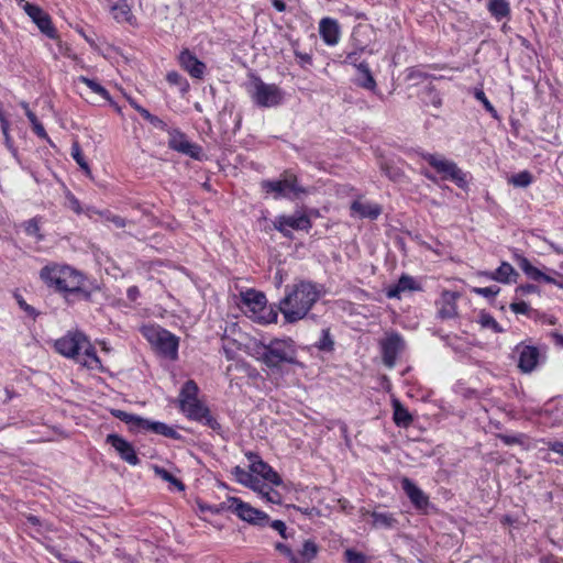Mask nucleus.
Wrapping results in <instances>:
<instances>
[{"instance_id": "41", "label": "nucleus", "mask_w": 563, "mask_h": 563, "mask_svg": "<svg viewBox=\"0 0 563 563\" xmlns=\"http://www.w3.org/2000/svg\"><path fill=\"white\" fill-rule=\"evenodd\" d=\"M232 474L235 478V481L242 485H244L245 487H250V485L253 483V479H254V473L251 472H247L245 471L244 468H242L241 466H235L233 470H232Z\"/></svg>"}, {"instance_id": "39", "label": "nucleus", "mask_w": 563, "mask_h": 563, "mask_svg": "<svg viewBox=\"0 0 563 563\" xmlns=\"http://www.w3.org/2000/svg\"><path fill=\"white\" fill-rule=\"evenodd\" d=\"M78 80L80 82L85 84L92 92L101 96L108 102H112L109 91L103 86H101L98 81H96L95 79H90L88 77L80 76L78 78Z\"/></svg>"}, {"instance_id": "56", "label": "nucleus", "mask_w": 563, "mask_h": 563, "mask_svg": "<svg viewBox=\"0 0 563 563\" xmlns=\"http://www.w3.org/2000/svg\"><path fill=\"white\" fill-rule=\"evenodd\" d=\"M268 487V484L263 483L258 477L255 476L249 488L253 489L263 497Z\"/></svg>"}, {"instance_id": "38", "label": "nucleus", "mask_w": 563, "mask_h": 563, "mask_svg": "<svg viewBox=\"0 0 563 563\" xmlns=\"http://www.w3.org/2000/svg\"><path fill=\"white\" fill-rule=\"evenodd\" d=\"M166 80L170 86L177 87L183 95H185L189 90L190 86L188 80L178 71H168L166 75Z\"/></svg>"}, {"instance_id": "28", "label": "nucleus", "mask_w": 563, "mask_h": 563, "mask_svg": "<svg viewBox=\"0 0 563 563\" xmlns=\"http://www.w3.org/2000/svg\"><path fill=\"white\" fill-rule=\"evenodd\" d=\"M487 10L496 21L509 19L511 14L509 0H488Z\"/></svg>"}, {"instance_id": "42", "label": "nucleus", "mask_w": 563, "mask_h": 563, "mask_svg": "<svg viewBox=\"0 0 563 563\" xmlns=\"http://www.w3.org/2000/svg\"><path fill=\"white\" fill-rule=\"evenodd\" d=\"M532 175L528 170L520 172L516 175H512L509 179V183L515 187L526 188L532 183Z\"/></svg>"}, {"instance_id": "21", "label": "nucleus", "mask_w": 563, "mask_h": 563, "mask_svg": "<svg viewBox=\"0 0 563 563\" xmlns=\"http://www.w3.org/2000/svg\"><path fill=\"white\" fill-rule=\"evenodd\" d=\"M421 290L420 285L409 275H401L397 284L390 286L386 290L388 298H400V295L405 291H417Z\"/></svg>"}, {"instance_id": "36", "label": "nucleus", "mask_w": 563, "mask_h": 563, "mask_svg": "<svg viewBox=\"0 0 563 563\" xmlns=\"http://www.w3.org/2000/svg\"><path fill=\"white\" fill-rule=\"evenodd\" d=\"M243 302L252 307V309L256 311L257 309H262L265 307L266 297L263 292L249 290L243 295Z\"/></svg>"}, {"instance_id": "40", "label": "nucleus", "mask_w": 563, "mask_h": 563, "mask_svg": "<svg viewBox=\"0 0 563 563\" xmlns=\"http://www.w3.org/2000/svg\"><path fill=\"white\" fill-rule=\"evenodd\" d=\"M478 322L483 328H489L495 333L504 332V329L499 325V323L495 320V318L488 312L482 311L479 313Z\"/></svg>"}, {"instance_id": "60", "label": "nucleus", "mask_w": 563, "mask_h": 563, "mask_svg": "<svg viewBox=\"0 0 563 563\" xmlns=\"http://www.w3.org/2000/svg\"><path fill=\"white\" fill-rule=\"evenodd\" d=\"M271 527L278 531V533L284 538V539H288V534H287V527L285 525L284 521L282 520H274L271 522Z\"/></svg>"}, {"instance_id": "20", "label": "nucleus", "mask_w": 563, "mask_h": 563, "mask_svg": "<svg viewBox=\"0 0 563 563\" xmlns=\"http://www.w3.org/2000/svg\"><path fill=\"white\" fill-rule=\"evenodd\" d=\"M401 488L417 509L422 510L428 507V496L411 479L404 477L401 479Z\"/></svg>"}, {"instance_id": "48", "label": "nucleus", "mask_w": 563, "mask_h": 563, "mask_svg": "<svg viewBox=\"0 0 563 563\" xmlns=\"http://www.w3.org/2000/svg\"><path fill=\"white\" fill-rule=\"evenodd\" d=\"M380 169L393 181H397L402 177V172L397 167L390 166L388 163H382Z\"/></svg>"}, {"instance_id": "9", "label": "nucleus", "mask_w": 563, "mask_h": 563, "mask_svg": "<svg viewBox=\"0 0 563 563\" xmlns=\"http://www.w3.org/2000/svg\"><path fill=\"white\" fill-rule=\"evenodd\" d=\"M274 228L279 231L284 236H291V231H309L312 227L310 218L301 211H296L291 216H278L275 218Z\"/></svg>"}, {"instance_id": "15", "label": "nucleus", "mask_w": 563, "mask_h": 563, "mask_svg": "<svg viewBox=\"0 0 563 563\" xmlns=\"http://www.w3.org/2000/svg\"><path fill=\"white\" fill-rule=\"evenodd\" d=\"M169 140L168 146L169 148L186 154L192 158H199L201 153V147L197 144H192L186 135L179 130L175 129L168 132Z\"/></svg>"}, {"instance_id": "53", "label": "nucleus", "mask_w": 563, "mask_h": 563, "mask_svg": "<svg viewBox=\"0 0 563 563\" xmlns=\"http://www.w3.org/2000/svg\"><path fill=\"white\" fill-rule=\"evenodd\" d=\"M473 291L485 298H493L499 294L500 288L498 286L476 287L473 289Z\"/></svg>"}, {"instance_id": "1", "label": "nucleus", "mask_w": 563, "mask_h": 563, "mask_svg": "<svg viewBox=\"0 0 563 563\" xmlns=\"http://www.w3.org/2000/svg\"><path fill=\"white\" fill-rule=\"evenodd\" d=\"M321 297V287L311 282L300 280L285 287L278 309L288 323H295L306 318L313 305Z\"/></svg>"}, {"instance_id": "4", "label": "nucleus", "mask_w": 563, "mask_h": 563, "mask_svg": "<svg viewBox=\"0 0 563 563\" xmlns=\"http://www.w3.org/2000/svg\"><path fill=\"white\" fill-rule=\"evenodd\" d=\"M143 335L164 357L175 361L178 358L179 339L168 330L161 327L148 325L142 328Z\"/></svg>"}, {"instance_id": "37", "label": "nucleus", "mask_w": 563, "mask_h": 563, "mask_svg": "<svg viewBox=\"0 0 563 563\" xmlns=\"http://www.w3.org/2000/svg\"><path fill=\"white\" fill-rule=\"evenodd\" d=\"M318 553V544L312 540H306L299 550V559L302 563H310L317 558Z\"/></svg>"}, {"instance_id": "2", "label": "nucleus", "mask_w": 563, "mask_h": 563, "mask_svg": "<svg viewBox=\"0 0 563 563\" xmlns=\"http://www.w3.org/2000/svg\"><path fill=\"white\" fill-rule=\"evenodd\" d=\"M40 277L58 292L81 294L85 299L90 298V292L82 289L85 276L69 265L48 263L40 271Z\"/></svg>"}, {"instance_id": "61", "label": "nucleus", "mask_w": 563, "mask_h": 563, "mask_svg": "<svg viewBox=\"0 0 563 563\" xmlns=\"http://www.w3.org/2000/svg\"><path fill=\"white\" fill-rule=\"evenodd\" d=\"M358 52L351 51L346 54L345 59L343 60L346 65H353L355 68H357L358 59H360Z\"/></svg>"}, {"instance_id": "45", "label": "nucleus", "mask_w": 563, "mask_h": 563, "mask_svg": "<svg viewBox=\"0 0 563 563\" xmlns=\"http://www.w3.org/2000/svg\"><path fill=\"white\" fill-rule=\"evenodd\" d=\"M316 346L320 351L331 352L334 349V341L331 338L330 331L328 329L322 330V335Z\"/></svg>"}, {"instance_id": "33", "label": "nucleus", "mask_w": 563, "mask_h": 563, "mask_svg": "<svg viewBox=\"0 0 563 563\" xmlns=\"http://www.w3.org/2000/svg\"><path fill=\"white\" fill-rule=\"evenodd\" d=\"M516 263L519 266V268L527 275L528 278L534 282H541V278L543 277V272L533 266L527 257L522 255H517Z\"/></svg>"}, {"instance_id": "52", "label": "nucleus", "mask_w": 563, "mask_h": 563, "mask_svg": "<svg viewBox=\"0 0 563 563\" xmlns=\"http://www.w3.org/2000/svg\"><path fill=\"white\" fill-rule=\"evenodd\" d=\"M346 563H366V556L357 551L347 549L344 552Z\"/></svg>"}, {"instance_id": "18", "label": "nucleus", "mask_w": 563, "mask_h": 563, "mask_svg": "<svg viewBox=\"0 0 563 563\" xmlns=\"http://www.w3.org/2000/svg\"><path fill=\"white\" fill-rule=\"evenodd\" d=\"M319 34L327 45H336L341 37V27L339 22L332 18L321 19L319 22Z\"/></svg>"}, {"instance_id": "35", "label": "nucleus", "mask_w": 563, "mask_h": 563, "mask_svg": "<svg viewBox=\"0 0 563 563\" xmlns=\"http://www.w3.org/2000/svg\"><path fill=\"white\" fill-rule=\"evenodd\" d=\"M86 213L89 218H92V214H98L106 221L112 222L117 228H124L126 224L124 218L113 214L109 210H97L95 208H87Z\"/></svg>"}, {"instance_id": "31", "label": "nucleus", "mask_w": 563, "mask_h": 563, "mask_svg": "<svg viewBox=\"0 0 563 563\" xmlns=\"http://www.w3.org/2000/svg\"><path fill=\"white\" fill-rule=\"evenodd\" d=\"M393 419L396 426L401 428H408L412 423L413 418L411 413L408 411L407 408L402 406V404L399 400L395 399L393 401Z\"/></svg>"}, {"instance_id": "10", "label": "nucleus", "mask_w": 563, "mask_h": 563, "mask_svg": "<svg viewBox=\"0 0 563 563\" xmlns=\"http://www.w3.org/2000/svg\"><path fill=\"white\" fill-rule=\"evenodd\" d=\"M179 409L189 420L200 422L217 433H221V424L211 415L210 409L200 400L191 402L187 406L183 405V407Z\"/></svg>"}, {"instance_id": "8", "label": "nucleus", "mask_w": 563, "mask_h": 563, "mask_svg": "<svg viewBox=\"0 0 563 563\" xmlns=\"http://www.w3.org/2000/svg\"><path fill=\"white\" fill-rule=\"evenodd\" d=\"M261 187L266 194H274L276 199L289 197L290 194L295 197H299L301 194L307 192L305 188L298 185L297 177L289 173H285L283 179L263 180Z\"/></svg>"}, {"instance_id": "49", "label": "nucleus", "mask_w": 563, "mask_h": 563, "mask_svg": "<svg viewBox=\"0 0 563 563\" xmlns=\"http://www.w3.org/2000/svg\"><path fill=\"white\" fill-rule=\"evenodd\" d=\"M497 438L499 440H501L506 445H515V444H523L526 437L522 433H517V434L499 433V434H497Z\"/></svg>"}, {"instance_id": "13", "label": "nucleus", "mask_w": 563, "mask_h": 563, "mask_svg": "<svg viewBox=\"0 0 563 563\" xmlns=\"http://www.w3.org/2000/svg\"><path fill=\"white\" fill-rule=\"evenodd\" d=\"M23 10L37 25L43 34L49 38H57V30L54 27L49 14L46 13L41 7L25 2L23 4Z\"/></svg>"}, {"instance_id": "55", "label": "nucleus", "mask_w": 563, "mask_h": 563, "mask_svg": "<svg viewBox=\"0 0 563 563\" xmlns=\"http://www.w3.org/2000/svg\"><path fill=\"white\" fill-rule=\"evenodd\" d=\"M262 498H264L267 503L277 504V505L282 504L280 494L277 490L273 489L271 486L265 492V494Z\"/></svg>"}, {"instance_id": "27", "label": "nucleus", "mask_w": 563, "mask_h": 563, "mask_svg": "<svg viewBox=\"0 0 563 563\" xmlns=\"http://www.w3.org/2000/svg\"><path fill=\"white\" fill-rule=\"evenodd\" d=\"M111 11L117 22H126L132 26L136 25V18L133 15L131 7L125 0H121L112 5Z\"/></svg>"}, {"instance_id": "57", "label": "nucleus", "mask_w": 563, "mask_h": 563, "mask_svg": "<svg viewBox=\"0 0 563 563\" xmlns=\"http://www.w3.org/2000/svg\"><path fill=\"white\" fill-rule=\"evenodd\" d=\"M510 309L512 312L517 314H528L530 311V306L526 301L512 302L510 305Z\"/></svg>"}, {"instance_id": "11", "label": "nucleus", "mask_w": 563, "mask_h": 563, "mask_svg": "<svg viewBox=\"0 0 563 563\" xmlns=\"http://www.w3.org/2000/svg\"><path fill=\"white\" fill-rule=\"evenodd\" d=\"M405 349V341L397 332L387 333L386 338L380 341V351L383 364L391 369L396 365L397 356Z\"/></svg>"}, {"instance_id": "24", "label": "nucleus", "mask_w": 563, "mask_h": 563, "mask_svg": "<svg viewBox=\"0 0 563 563\" xmlns=\"http://www.w3.org/2000/svg\"><path fill=\"white\" fill-rule=\"evenodd\" d=\"M351 214L357 216L358 218H367L375 220L382 213V208L377 203L364 202L361 200H354L351 203Z\"/></svg>"}, {"instance_id": "7", "label": "nucleus", "mask_w": 563, "mask_h": 563, "mask_svg": "<svg viewBox=\"0 0 563 563\" xmlns=\"http://www.w3.org/2000/svg\"><path fill=\"white\" fill-rule=\"evenodd\" d=\"M253 101L263 108L276 107L282 103L284 93L275 84H266L260 77H253Z\"/></svg>"}, {"instance_id": "54", "label": "nucleus", "mask_w": 563, "mask_h": 563, "mask_svg": "<svg viewBox=\"0 0 563 563\" xmlns=\"http://www.w3.org/2000/svg\"><path fill=\"white\" fill-rule=\"evenodd\" d=\"M67 207L70 208L77 214L82 213V208L80 206L79 200L70 192L66 194Z\"/></svg>"}, {"instance_id": "25", "label": "nucleus", "mask_w": 563, "mask_h": 563, "mask_svg": "<svg viewBox=\"0 0 563 563\" xmlns=\"http://www.w3.org/2000/svg\"><path fill=\"white\" fill-rule=\"evenodd\" d=\"M539 361V351L534 346H523L519 353V368L525 373H530L534 369Z\"/></svg>"}, {"instance_id": "5", "label": "nucleus", "mask_w": 563, "mask_h": 563, "mask_svg": "<svg viewBox=\"0 0 563 563\" xmlns=\"http://www.w3.org/2000/svg\"><path fill=\"white\" fill-rule=\"evenodd\" d=\"M212 512H219L220 509H228L235 514L240 519L258 527H265L269 522V517L266 512L252 507L250 504L244 503L238 497L228 498L227 503H222L220 508L209 507Z\"/></svg>"}, {"instance_id": "17", "label": "nucleus", "mask_w": 563, "mask_h": 563, "mask_svg": "<svg viewBox=\"0 0 563 563\" xmlns=\"http://www.w3.org/2000/svg\"><path fill=\"white\" fill-rule=\"evenodd\" d=\"M178 63L184 70H186L192 78L202 79L206 73V64L197 58V56L185 48L178 56Z\"/></svg>"}, {"instance_id": "64", "label": "nucleus", "mask_w": 563, "mask_h": 563, "mask_svg": "<svg viewBox=\"0 0 563 563\" xmlns=\"http://www.w3.org/2000/svg\"><path fill=\"white\" fill-rule=\"evenodd\" d=\"M549 449L563 456V442L562 441H554L549 444Z\"/></svg>"}, {"instance_id": "50", "label": "nucleus", "mask_w": 563, "mask_h": 563, "mask_svg": "<svg viewBox=\"0 0 563 563\" xmlns=\"http://www.w3.org/2000/svg\"><path fill=\"white\" fill-rule=\"evenodd\" d=\"M474 97L476 100L483 103L484 108L493 114V117L497 115V111L494 108V106L490 103V101L487 99L485 92L482 89H475Z\"/></svg>"}, {"instance_id": "14", "label": "nucleus", "mask_w": 563, "mask_h": 563, "mask_svg": "<svg viewBox=\"0 0 563 563\" xmlns=\"http://www.w3.org/2000/svg\"><path fill=\"white\" fill-rule=\"evenodd\" d=\"M251 462L250 468L252 473L261 476L267 483L279 486L283 484L280 475L266 462H264L257 454L250 453L246 455Z\"/></svg>"}, {"instance_id": "12", "label": "nucleus", "mask_w": 563, "mask_h": 563, "mask_svg": "<svg viewBox=\"0 0 563 563\" xmlns=\"http://www.w3.org/2000/svg\"><path fill=\"white\" fill-rule=\"evenodd\" d=\"M86 335L81 332H68L64 336L57 339L54 343L55 350L65 357L73 358L76 361L82 345L86 341Z\"/></svg>"}, {"instance_id": "47", "label": "nucleus", "mask_w": 563, "mask_h": 563, "mask_svg": "<svg viewBox=\"0 0 563 563\" xmlns=\"http://www.w3.org/2000/svg\"><path fill=\"white\" fill-rule=\"evenodd\" d=\"M275 550L284 554L290 563H302L300 559L292 552V550L285 543L277 542Z\"/></svg>"}, {"instance_id": "29", "label": "nucleus", "mask_w": 563, "mask_h": 563, "mask_svg": "<svg viewBox=\"0 0 563 563\" xmlns=\"http://www.w3.org/2000/svg\"><path fill=\"white\" fill-rule=\"evenodd\" d=\"M358 77L355 80V84L367 90L376 89V80L371 71V68L366 62H361L357 65Z\"/></svg>"}, {"instance_id": "6", "label": "nucleus", "mask_w": 563, "mask_h": 563, "mask_svg": "<svg viewBox=\"0 0 563 563\" xmlns=\"http://www.w3.org/2000/svg\"><path fill=\"white\" fill-rule=\"evenodd\" d=\"M422 158L442 175L443 180H451L457 187L466 189L468 185L467 174L464 173L455 162L449 161L441 155L424 153Z\"/></svg>"}, {"instance_id": "44", "label": "nucleus", "mask_w": 563, "mask_h": 563, "mask_svg": "<svg viewBox=\"0 0 563 563\" xmlns=\"http://www.w3.org/2000/svg\"><path fill=\"white\" fill-rule=\"evenodd\" d=\"M155 473L164 481L175 485L179 490L185 489V485L181 481H179L177 477H175L172 473L166 471L163 467L155 466Z\"/></svg>"}, {"instance_id": "22", "label": "nucleus", "mask_w": 563, "mask_h": 563, "mask_svg": "<svg viewBox=\"0 0 563 563\" xmlns=\"http://www.w3.org/2000/svg\"><path fill=\"white\" fill-rule=\"evenodd\" d=\"M76 362L80 365L90 369H101L102 364L97 355L96 349L92 346L90 341L86 338L80 355L76 358Z\"/></svg>"}, {"instance_id": "63", "label": "nucleus", "mask_w": 563, "mask_h": 563, "mask_svg": "<svg viewBox=\"0 0 563 563\" xmlns=\"http://www.w3.org/2000/svg\"><path fill=\"white\" fill-rule=\"evenodd\" d=\"M33 132L41 139L48 140V135L43 126V124L38 121L35 124H32Z\"/></svg>"}, {"instance_id": "19", "label": "nucleus", "mask_w": 563, "mask_h": 563, "mask_svg": "<svg viewBox=\"0 0 563 563\" xmlns=\"http://www.w3.org/2000/svg\"><path fill=\"white\" fill-rule=\"evenodd\" d=\"M459 294L450 290H444L441 294L440 300L437 302L438 317L440 319H452L457 314L456 299Z\"/></svg>"}, {"instance_id": "43", "label": "nucleus", "mask_w": 563, "mask_h": 563, "mask_svg": "<svg viewBox=\"0 0 563 563\" xmlns=\"http://www.w3.org/2000/svg\"><path fill=\"white\" fill-rule=\"evenodd\" d=\"M71 157L87 174H90V168L87 161L84 157L82 151L77 142L71 145Z\"/></svg>"}, {"instance_id": "30", "label": "nucleus", "mask_w": 563, "mask_h": 563, "mask_svg": "<svg viewBox=\"0 0 563 563\" xmlns=\"http://www.w3.org/2000/svg\"><path fill=\"white\" fill-rule=\"evenodd\" d=\"M198 393L199 387L196 384L195 380L188 379L181 387L179 393V408L183 407V405H189L191 402L198 401Z\"/></svg>"}, {"instance_id": "32", "label": "nucleus", "mask_w": 563, "mask_h": 563, "mask_svg": "<svg viewBox=\"0 0 563 563\" xmlns=\"http://www.w3.org/2000/svg\"><path fill=\"white\" fill-rule=\"evenodd\" d=\"M487 277L490 279L497 280L499 283L507 284L510 282L511 276H518V273L514 269V267L507 263L503 262L500 266L493 273H485Z\"/></svg>"}, {"instance_id": "58", "label": "nucleus", "mask_w": 563, "mask_h": 563, "mask_svg": "<svg viewBox=\"0 0 563 563\" xmlns=\"http://www.w3.org/2000/svg\"><path fill=\"white\" fill-rule=\"evenodd\" d=\"M553 274L561 277V280H558L554 277L543 273V277L541 278V282H544L547 284H553V285L558 286L559 288L563 289V276L555 271H553Z\"/></svg>"}, {"instance_id": "59", "label": "nucleus", "mask_w": 563, "mask_h": 563, "mask_svg": "<svg viewBox=\"0 0 563 563\" xmlns=\"http://www.w3.org/2000/svg\"><path fill=\"white\" fill-rule=\"evenodd\" d=\"M15 298H16L19 307L22 310H24L31 317H35L36 316L35 309L32 306L27 305L26 301L22 298V296L16 295Z\"/></svg>"}, {"instance_id": "23", "label": "nucleus", "mask_w": 563, "mask_h": 563, "mask_svg": "<svg viewBox=\"0 0 563 563\" xmlns=\"http://www.w3.org/2000/svg\"><path fill=\"white\" fill-rule=\"evenodd\" d=\"M362 516H369L372 518V527L375 529H394L398 525L397 518L391 512L362 509Z\"/></svg>"}, {"instance_id": "51", "label": "nucleus", "mask_w": 563, "mask_h": 563, "mask_svg": "<svg viewBox=\"0 0 563 563\" xmlns=\"http://www.w3.org/2000/svg\"><path fill=\"white\" fill-rule=\"evenodd\" d=\"M25 233L30 236H36L38 240H42L43 236L40 233V225L36 219H30L24 224Z\"/></svg>"}, {"instance_id": "3", "label": "nucleus", "mask_w": 563, "mask_h": 563, "mask_svg": "<svg viewBox=\"0 0 563 563\" xmlns=\"http://www.w3.org/2000/svg\"><path fill=\"white\" fill-rule=\"evenodd\" d=\"M258 360L272 372H278L283 364H297V347L292 339H273L262 344Z\"/></svg>"}, {"instance_id": "26", "label": "nucleus", "mask_w": 563, "mask_h": 563, "mask_svg": "<svg viewBox=\"0 0 563 563\" xmlns=\"http://www.w3.org/2000/svg\"><path fill=\"white\" fill-rule=\"evenodd\" d=\"M141 431H151L174 440H179L181 435L172 427L159 421H150L144 419Z\"/></svg>"}, {"instance_id": "16", "label": "nucleus", "mask_w": 563, "mask_h": 563, "mask_svg": "<svg viewBox=\"0 0 563 563\" xmlns=\"http://www.w3.org/2000/svg\"><path fill=\"white\" fill-rule=\"evenodd\" d=\"M106 442L110 444L120 455V457L131 465L140 463V459L133 445L122 437L111 433L107 435Z\"/></svg>"}, {"instance_id": "46", "label": "nucleus", "mask_w": 563, "mask_h": 563, "mask_svg": "<svg viewBox=\"0 0 563 563\" xmlns=\"http://www.w3.org/2000/svg\"><path fill=\"white\" fill-rule=\"evenodd\" d=\"M424 102L432 104L434 108L442 106V99L434 87L428 86L424 90Z\"/></svg>"}, {"instance_id": "34", "label": "nucleus", "mask_w": 563, "mask_h": 563, "mask_svg": "<svg viewBox=\"0 0 563 563\" xmlns=\"http://www.w3.org/2000/svg\"><path fill=\"white\" fill-rule=\"evenodd\" d=\"M111 413L113 415V417L129 424L132 431H141L144 418L133 413H129L120 409H113Z\"/></svg>"}, {"instance_id": "62", "label": "nucleus", "mask_w": 563, "mask_h": 563, "mask_svg": "<svg viewBox=\"0 0 563 563\" xmlns=\"http://www.w3.org/2000/svg\"><path fill=\"white\" fill-rule=\"evenodd\" d=\"M516 291L520 295H529L538 291V287L533 284H526L517 287Z\"/></svg>"}]
</instances>
